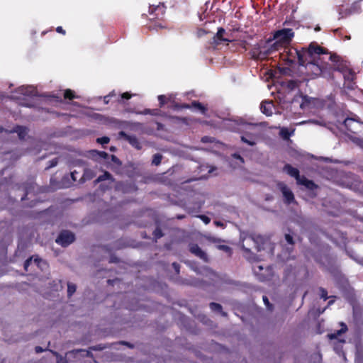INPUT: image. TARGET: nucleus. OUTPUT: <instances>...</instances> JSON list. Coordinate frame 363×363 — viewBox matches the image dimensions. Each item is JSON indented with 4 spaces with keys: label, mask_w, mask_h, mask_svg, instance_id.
Segmentation results:
<instances>
[{
    "label": "nucleus",
    "mask_w": 363,
    "mask_h": 363,
    "mask_svg": "<svg viewBox=\"0 0 363 363\" xmlns=\"http://www.w3.org/2000/svg\"><path fill=\"white\" fill-rule=\"evenodd\" d=\"M294 130L290 131L287 128L283 127L280 129L279 134L284 140H288L294 133Z\"/></svg>",
    "instance_id": "obj_17"
},
{
    "label": "nucleus",
    "mask_w": 363,
    "mask_h": 363,
    "mask_svg": "<svg viewBox=\"0 0 363 363\" xmlns=\"http://www.w3.org/2000/svg\"><path fill=\"white\" fill-rule=\"evenodd\" d=\"M164 99H165V96L164 95H160L158 96V100L160 101V106H163L164 104Z\"/></svg>",
    "instance_id": "obj_43"
},
{
    "label": "nucleus",
    "mask_w": 363,
    "mask_h": 363,
    "mask_svg": "<svg viewBox=\"0 0 363 363\" xmlns=\"http://www.w3.org/2000/svg\"><path fill=\"white\" fill-rule=\"evenodd\" d=\"M12 132L18 133L20 139H24L28 133L27 128L22 126H17Z\"/></svg>",
    "instance_id": "obj_16"
},
{
    "label": "nucleus",
    "mask_w": 363,
    "mask_h": 363,
    "mask_svg": "<svg viewBox=\"0 0 363 363\" xmlns=\"http://www.w3.org/2000/svg\"><path fill=\"white\" fill-rule=\"evenodd\" d=\"M32 262H33V257H30V258L28 259L25 262V263H24V269H25L26 270H27V269H28V266L30 264V263H31Z\"/></svg>",
    "instance_id": "obj_41"
},
{
    "label": "nucleus",
    "mask_w": 363,
    "mask_h": 363,
    "mask_svg": "<svg viewBox=\"0 0 363 363\" xmlns=\"http://www.w3.org/2000/svg\"><path fill=\"white\" fill-rule=\"evenodd\" d=\"M206 33H207V32L204 29H202V28L199 29L197 31L198 37H202L204 35H206Z\"/></svg>",
    "instance_id": "obj_40"
},
{
    "label": "nucleus",
    "mask_w": 363,
    "mask_h": 363,
    "mask_svg": "<svg viewBox=\"0 0 363 363\" xmlns=\"http://www.w3.org/2000/svg\"><path fill=\"white\" fill-rule=\"evenodd\" d=\"M190 252L196 257H199L201 259L203 260L204 262L208 261V257L206 253L204 251H203L197 245H191Z\"/></svg>",
    "instance_id": "obj_12"
},
{
    "label": "nucleus",
    "mask_w": 363,
    "mask_h": 363,
    "mask_svg": "<svg viewBox=\"0 0 363 363\" xmlns=\"http://www.w3.org/2000/svg\"><path fill=\"white\" fill-rule=\"evenodd\" d=\"M263 240V238L262 236H259V235H257V236H249V237H247V238H245L243 240H242V249L246 252V255H245V257L250 260V261H254L255 260V257H252L251 255H250V248L247 247L246 245L247 246H250V243H254L255 245H256V247L258 251H260L261 250V247L258 245L259 242H262Z\"/></svg>",
    "instance_id": "obj_5"
},
{
    "label": "nucleus",
    "mask_w": 363,
    "mask_h": 363,
    "mask_svg": "<svg viewBox=\"0 0 363 363\" xmlns=\"http://www.w3.org/2000/svg\"><path fill=\"white\" fill-rule=\"evenodd\" d=\"M329 59L334 63L333 69L341 72L342 74L346 72L347 69H350L347 62L340 60V57L337 55H330Z\"/></svg>",
    "instance_id": "obj_8"
},
{
    "label": "nucleus",
    "mask_w": 363,
    "mask_h": 363,
    "mask_svg": "<svg viewBox=\"0 0 363 363\" xmlns=\"http://www.w3.org/2000/svg\"><path fill=\"white\" fill-rule=\"evenodd\" d=\"M214 224L217 226V227H221V228H224V223H222L221 221H219V220H216L214 221Z\"/></svg>",
    "instance_id": "obj_47"
},
{
    "label": "nucleus",
    "mask_w": 363,
    "mask_h": 363,
    "mask_svg": "<svg viewBox=\"0 0 363 363\" xmlns=\"http://www.w3.org/2000/svg\"><path fill=\"white\" fill-rule=\"evenodd\" d=\"M231 40L228 38V34L223 28H218L216 35L213 37V43L215 44H220L221 42H230Z\"/></svg>",
    "instance_id": "obj_10"
},
{
    "label": "nucleus",
    "mask_w": 363,
    "mask_h": 363,
    "mask_svg": "<svg viewBox=\"0 0 363 363\" xmlns=\"http://www.w3.org/2000/svg\"><path fill=\"white\" fill-rule=\"evenodd\" d=\"M307 123H313V124H320L318 121H303L301 123V124Z\"/></svg>",
    "instance_id": "obj_51"
},
{
    "label": "nucleus",
    "mask_w": 363,
    "mask_h": 363,
    "mask_svg": "<svg viewBox=\"0 0 363 363\" xmlns=\"http://www.w3.org/2000/svg\"><path fill=\"white\" fill-rule=\"evenodd\" d=\"M342 74L345 80L347 81L348 82H352L354 78V73L350 68L347 69L346 72L342 73Z\"/></svg>",
    "instance_id": "obj_21"
},
{
    "label": "nucleus",
    "mask_w": 363,
    "mask_h": 363,
    "mask_svg": "<svg viewBox=\"0 0 363 363\" xmlns=\"http://www.w3.org/2000/svg\"><path fill=\"white\" fill-rule=\"evenodd\" d=\"M50 352L57 357V363H66V359L57 352L50 350Z\"/></svg>",
    "instance_id": "obj_26"
},
{
    "label": "nucleus",
    "mask_w": 363,
    "mask_h": 363,
    "mask_svg": "<svg viewBox=\"0 0 363 363\" xmlns=\"http://www.w3.org/2000/svg\"><path fill=\"white\" fill-rule=\"evenodd\" d=\"M199 218L205 223V224H208L211 221V219L206 216H204V215H201V216H199Z\"/></svg>",
    "instance_id": "obj_36"
},
{
    "label": "nucleus",
    "mask_w": 363,
    "mask_h": 363,
    "mask_svg": "<svg viewBox=\"0 0 363 363\" xmlns=\"http://www.w3.org/2000/svg\"><path fill=\"white\" fill-rule=\"evenodd\" d=\"M111 178V175L110 173H108V172H105L104 174L99 176L97 179L96 180V182L98 183V182H102V181H104L106 179H109Z\"/></svg>",
    "instance_id": "obj_24"
},
{
    "label": "nucleus",
    "mask_w": 363,
    "mask_h": 363,
    "mask_svg": "<svg viewBox=\"0 0 363 363\" xmlns=\"http://www.w3.org/2000/svg\"><path fill=\"white\" fill-rule=\"evenodd\" d=\"M212 140H213L212 138L205 136V137L202 138L201 141L203 143H208V142H212Z\"/></svg>",
    "instance_id": "obj_45"
},
{
    "label": "nucleus",
    "mask_w": 363,
    "mask_h": 363,
    "mask_svg": "<svg viewBox=\"0 0 363 363\" xmlns=\"http://www.w3.org/2000/svg\"><path fill=\"white\" fill-rule=\"evenodd\" d=\"M340 325H341L340 330H337L334 333H331V334L328 335L330 339H335V338H337V336L340 335L342 333H345L347 330V327L346 324H345L344 323H341Z\"/></svg>",
    "instance_id": "obj_15"
},
{
    "label": "nucleus",
    "mask_w": 363,
    "mask_h": 363,
    "mask_svg": "<svg viewBox=\"0 0 363 363\" xmlns=\"http://www.w3.org/2000/svg\"><path fill=\"white\" fill-rule=\"evenodd\" d=\"M119 135L128 141L135 149L140 150L142 148L140 143L135 135H128L123 131H121Z\"/></svg>",
    "instance_id": "obj_11"
},
{
    "label": "nucleus",
    "mask_w": 363,
    "mask_h": 363,
    "mask_svg": "<svg viewBox=\"0 0 363 363\" xmlns=\"http://www.w3.org/2000/svg\"><path fill=\"white\" fill-rule=\"evenodd\" d=\"M96 175V173L91 169H85L84 171L83 176L82 177V179L83 181L89 180L94 177Z\"/></svg>",
    "instance_id": "obj_19"
},
{
    "label": "nucleus",
    "mask_w": 363,
    "mask_h": 363,
    "mask_svg": "<svg viewBox=\"0 0 363 363\" xmlns=\"http://www.w3.org/2000/svg\"><path fill=\"white\" fill-rule=\"evenodd\" d=\"M361 361L362 360H361L360 356H357V359H356V362L357 363H362Z\"/></svg>",
    "instance_id": "obj_59"
},
{
    "label": "nucleus",
    "mask_w": 363,
    "mask_h": 363,
    "mask_svg": "<svg viewBox=\"0 0 363 363\" xmlns=\"http://www.w3.org/2000/svg\"><path fill=\"white\" fill-rule=\"evenodd\" d=\"M37 95V91L33 86H21L18 87L11 97L16 100L24 101L27 97Z\"/></svg>",
    "instance_id": "obj_4"
},
{
    "label": "nucleus",
    "mask_w": 363,
    "mask_h": 363,
    "mask_svg": "<svg viewBox=\"0 0 363 363\" xmlns=\"http://www.w3.org/2000/svg\"><path fill=\"white\" fill-rule=\"evenodd\" d=\"M90 157L94 159L103 158L106 159L108 157V154L105 152H99L96 150H91L90 152Z\"/></svg>",
    "instance_id": "obj_20"
},
{
    "label": "nucleus",
    "mask_w": 363,
    "mask_h": 363,
    "mask_svg": "<svg viewBox=\"0 0 363 363\" xmlns=\"http://www.w3.org/2000/svg\"><path fill=\"white\" fill-rule=\"evenodd\" d=\"M208 240L213 242H220L221 240L218 238H214V237H208L207 238Z\"/></svg>",
    "instance_id": "obj_44"
},
{
    "label": "nucleus",
    "mask_w": 363,
    "mask_h": 363,
    "mask_svg": "<svg viewBox=\"0 0 363 363\" xmlns=\"http://www.w3.org/2000/svg\"><path fill=\"white\" fill-rule=\"evenodd\" d=\"M161 160H162V155H160V154H155L153 156L152 164H154L155 165H158L160 164Z\"/></svg>",
    "instance_id": "obj_28"
},
{
    "label": "nucleus",
    "mask_w": 363,
    "mask_h": 363,
    "mask_svg": "<svg viewBox=\"0 0 363 363\" xmlns=\"http://www.w3.org/2000/svg\"><path fill=\"white\" fill-rule=\"evenodd\" d=\"M263 298V301L265 304V306L269 309L271 310L272 309V306L271 304L269 303V299L267 298V297L266 296H263L262 297Z\"/></svg>",
    "instance_id": "obj_37"
},
{
    "label": "nucleus",
    "mask_w": 363,
    "mask_h": 363,
    "mask_svg": "<svg viewBox=\"0 0 363 363\" xmlns=\"http://www.w3.org/2000/svg\"><path fill=\"white\" fill-rule=\"evenodd\" d=\"M348 11L347 13L350 15L353 13H357L360 11V6L357 4H352L350 8L347 9Z\"/></svg>",
    "instance_id": "obj_22"
},
{
    "label": "nucleus",
    "mask_w": 363,
    "mask_h": 363,
    "mask_svg": "<svg viewBox=\"0 0 363 363\" xmlns=\"http://www.w3.org/2000/svg\"><path fill=\"white\" fill-rule=\"evenodd\" d=\"M344 126L350 133L357 134L363 130V123L354 118H347L344 121Z\"/></svg>",
    "instance_id": "obj_6"
},
{
    "label": "nucleus",
    "mask_w": 363,
    "mask_h": 363,
    "mask_svg": "<svg viewBox=\"0 0 363 363\" xmlns=\"http://www.w3.org/2000/svg\"><path fill=\"white\" fill-rule=\"evenodd\" d=\"M233 157L239 160L242 163L244 162L243 158L240 155L234 154Z\"/></svg>",
    "instance_id": "obj_48"
},
{
    "label": "nucleus",
    "mask_w": 363,
    "mask_h": 363,
    "mask_svg": "<svg viewBox=\"0 0 363 363\" xmlns=\"http://www.w3.org/2000/svg\"><path fill=\"white\" fill-rule=\"evenodd\" d=\"M333 303V301H330L328 302V304H329V305H330V304H332Z\"/></svg>",
    "instance_id": "obj_63"
},
{
    "label": "nucleus",
    "mask_w": 363,
    "mask_h": 363,
    "mask_svg": "<svg viewBox=\"0 0 363 363\" xmlns=\"http://www.w3.org/2000/svg\"><path fill=\"white\" fill-rule=\"evenodd\" d=\"M230 124H228L234 131H245V133L241 136V140L250 145L254 146L257 143V134L253 130L255 128V125L252 123H247L242 121H229Z\"/></svg>",
    "instance_id": "obj_2"
},
{
    "label": "nucleus",
    "mask_w": 363,
    "mask_h": 363,
    "mask_svg": "<svg viewBox=\"0 0 363 363\" xmlns=\"http://www.w3.org/2000/svg\"><path fill=\"white\" fill-rule=\"evenodd\" d=\"M172 267H173V268L174 269V270H175L176 273H177V274H178V273L179 272V265L178 264H177V263L174 262V263L172 264Z\"/></svg>",
    "instance_id": "obj_46"
},
{
    "label": "nucleus",
    "mask_w": 363,
    "mask_h": 363,
    "mask_svg": "<svg viewBox=\"0 0 363 363\" xmlns=\"http://www.w3.org/2000/svg\"><path fill=\"white\" fill-rule=\"evenodd\" d=\"M163 235L162 233V230L160 229V228H157L155 231H154V236L156 239H159L160 238H162Z\"/></svg>",
    "instance_id": "obj_35"
},
{
    "label": "nucleus",
    "mask_w": 363,
    "mask_h": 363,
    "mask_svg": "<svg viewBox=\"0 0 363 363\" xmlns=\"http://www.w3.org/2000/svg\"><path fill=\"white\" fill-rule=\"evenodd\" d=\"M57 164V160H52L51 164L49 166V167H55Z\"/></svg>",
    "instance_id": "obj_57"
},
{
    "label": "nucleus",
    "mask_w": 363,
    "mask_h": 363,
    "mask_svg": "<svg viewBox=\"0 0 363 363\" xmlns=\"http://www.w3.org/2000/svg\"><path fill=\"white\" fill-rule=\"evenodd\" d=\"M111 157H112V160H113V161L114 162H118V159L116 156L112 155Z\"/></svg>",
    "instance_id": "obj_58"
},
{
    "label": "nucleus",
    "mask_w": 363,
    "mask_h": 363,
    "mask_svg": "<svg viewBox=\"0 0 363 363\" xmlns=\"http://www.w3.org/2000/svg\"><path fill=\"white\" fill-rule=\"evenodd\" d=\"M56 30L57 33H62V34H65V31L62 29V28L61 26L57 27Z\"/></svg>",
    "instance_id": "obj_54"
},
{
    "label": "nucleus",
    "mask_w": 363,
    "mask_h": 363,
    "mask_svg": "<svg viewBox=\"0 0 363 363\" xmlns=\"http://www.w3.org/2000/svg\"><path fill=\"white\" fill-rule=\"evenodd\" d=\"M296 179L298 184L304 185L308 188H311L313 185V183L311 181L308 180L304 177H301L300 175Z\"/></svg>",
    "instance_id": "obj_18"
},
{
    "label": "nucleus",
    "mask_w": 363,
    "mask_h": 363,
    "mask_svg": "<svg viewBox=\"0 0 363 363\" xmlns=\"http://www.w3.org/2000/svg\"><path fill=\"white\" fill-rule=\"evenodd\" d=\"M259 279L263 281L264 279V277H260Z\"/></svg>",
    "instance_id": "obj_64"
},
{
    "label": "nucleus",
    "mask_w": 363,
    "mask_h": 363,
    "mask_svg": "<svg viewBox=\"0 0 363 363\" xmlns=\"http://www.w3.org/2000/svg\"><path fill=\"white\" fill-rule=\"evenodd\" d=\"M33 261L38 266H40V264L43 262V260L38 258H35Z\"/></svg>",
    "instance_id": "obj_52"
},
{
    "label": "nucleus",
    "mask_w": 363,
    "mask_h": 363,
    "mask_svg": "<svg viewBox=\"0 0 363 363\" xmlns=\"http://www.w3.org/2000/svg\"><path fill=\"white\" fill-rule=\"evenodd\" d=\"M64 96H65V99H72L75 98V96H74V94L73 91H71L70 89H67V90L65 91Z\"/></svg>",
    "instance_id": "obj_29"
},
{
    "label": "nucleus",
    "mask_w": 363,
    "mask_h": 363,
    "mask_svg": "<svg viewBox=\"0 0 363 363\" xmlns=\"http://www.w3.org/2000/svg\"><path fill=\"white\" fill-rule=\"evenodd\" d=\"M138 113L147 115L151 114L152 113L150 109H145L143 112H139Z\"/></svg>",
    "instance_id": "obj_50"
},
{
    "label": "nucleus",
    "mask_w": 363,
    "mask_h": 363,
    "mask_svg": "<svg viewBox=\"0 0 363 363\" xmlns=\"http://www.w3.org/2000/svg\"><path fill=\"white\" fill-rule=\"evenodd\" d=\"M193 106L200 110L202 113H205L206 108L200 103L194 102Z\"/></svg>",
    "instance_id": "obj_33"
},
{
    "label": "nucleus",
    "mask_w": 363,
    "mask_h": 363,
    "mask_svg": "<svg viewBox=\"0 0 363 363\" xmlns=\"http://www.w3.org/2000/svg\"><path fill=\"white\" fill-rule=\"evenodd\" d=\"M210 308L212 311H220L222 308L221 306L216 303H211Z\"/></svg>",
    "instance_id": "obj_30"
},
{
    "label": "nucleus",
    "mask_w": 363,
    "mask_h": 363,
    "mask_svg": "<svg viewBox=\"0 0 363 363\" xmlns=\"http://www.w3.org/2000/svg\"><path fill=\"white\" fill-rule=\"evenodd\" d=\"M217 248L220 250H223L228 253L229 255H231L232 250L230 247L225 245H219L217 246Z\"/></svg>",
    "instance_id": "obj_25"
},
{
    "label": "nucleus",
    "mask_w": 363,
    "mask_h": 363,
    "mask_svg": "<svg viewBox=\"0 0 363 363\" xmlns=\"http://www.w3.org/2000/svg\"><path fill=\"white\" fill-rule=\"evenodd\" d=\"M294 36L292 29L283 28L276 31L274 34V40L275 45H284L289 44Z\"/></svg>",
    "instance_id": "obj_3"
},
{
    "label": "nucleus",
    "mask_w": 363,
    "mask_h": 363,
    "mask_svg": "<svg viewBox=\"0 0 363 363\" xmlns=\"http://www.w3.org/2000/svg\"><path fill=\"white\" fill-rule=\"evenodd\" d=\"M130 97H131L130 94H129L128 92L123 93L122 94L123 99H130Z\"/></svg>",
    "instance_id": "obj_49"
},
{
    "label": "nucleus",
    "mask_w": 363,
    "mask_h": 363,
    "mask_svg": "<svg viewBox=\"0 0 363 363\" xmlns=\"http://www.w3.org/2000/svg\"><path fill=\"white\" fill-rule=\"evenodd\" d=\"M21 104L23 106H28V107H30L33 106L31 104L26 103V102H21Z\"/></svg>",
    "instance_id": "obj_56"
},
{
    "label": "nucleus",
    "mask_w": 363,
    "mask_h": 363,
    "mask_svg": "<svg viewBox=\"0 0 363 363\" xmlns=\"http://www.w3.org/2000/svg\"><path fill=\"white\" fill-rule=\"evenodd\" d=\"M263 269V267L262 265H256L254 267V271L256 274Z\"/></svg>",
    "instance_id": "obj_42"
},
{
    "label": "nucleus",
    "mask_w": 363,
    "mask_h": 363,
    "mask_svg": "<svg viewBox=\"0 0 363 363\" xmlns=\"http://www.w3.org/2000/svg\"><path fill=\"white\" fill-rule=\"evenodd\" d=\"M273 104L272 102H262L260 106V109L263 113L267 116L272 114Z\"/></svg>",
    "instance_id": "obj_13"
},
{
    "label": "nucleus",
    "mask_w": 363,
    "mask_h": 363,
    "mask_svg": "<svg viewBox=\"0 0 363 363\" xmlns=\"http://www.w3.org/2000/svg\"><path fill=\"white\" fill-rule=\"evenodd\" d=\"M285 239L289 244L292 245L294 243L293 238L289 234L285 235Z\"/></svg>",
    "instance_id": "obj_39"
},
{
    "label": "nucleus",
    "mask_w": 363,
    "mask_h": 363,
    "mask_svg": "<svg viewBox=\"0 0 363 363\" xmlns=\"http://www.w3.org/2000/svg\"><path fill=\"white\" fill-rule=\"evenodd\" d=\"M74 240V235L68 230H65L61 232L57 238L56 242L63 247H66L71 244Z\"/></svg>",
    "instance_id": "obj_7"
},
{
    "label": "nucleus",
    "mask_w": 363,
    "mask_h": 363,
    "mask_svg": "<svg viewBox=\"0 0 363 363\" xmlns=\"http://www.w3.org/2000/svg\"><path fill=\"white\" fill-rule=\"evenodd\" d=\"M215 169H216V168H215V167H211L210 168V169L208 170V173H211V172H213V170H215Z\"/></svg>",
    "instance_id": "obj_60"
},
{
    "label": "nucleus",
    "mask_w": 363,
    "mask_h": 363,
    "mask_svg": "<svg viewBox=\"0 0 363 363\" xmlns=\"http://www.w3.org/2000/svg\"><path fill=\"white\" fill-rule=\"evenodd\" d=\"M284 171L295 179L298 178L299 176V171L298 169L293 167L290 164H286L284 167Z\"/></svg>",
    "instance_id": "obj_14"
},
{
    "label": "nucleus",
    "mask_w": 363,
    "mask_h": 363,
    "mask_svg": "<svg viewBox=\"0 0 363 363\" xmlns=\"http://www.w3.org/2000/svg\"><path fill=\"white\" fill-rule=\"evenodd\" d=\"M96 140L99 143L104 145V144L108 143L110 140L108 137H102V138H97Z\"/></svg>",
    "instance_id": "obj_32"
},
{
    "label": "nucleus",
    "mask_w": 363,
    "mask_h": 363,
    "mask_svg": "<svg viewBox=\"0 0 363 363\" xmlns=\"http://www.w3.org/2000/svg\"><path fill=\"white\" fill-rule=\"evenodd\" d=\"M320 297L322 298H323L324 300H327L328 299V292L327 291L323 289V288H320Z\"/></svg>",
    "instance_id": "obj_34"
},
{
    "label": "nucleus",
    "mask_w": 363,
    "mask_h": 363,
    "mask_svg": "<svg viewBox=\"0 0 363 363\" xmlns=\"http://www.w3.org/2000/svg\"><path fill=\"white\" fill-rule=\"evenodd\" d=\"M76 352H79L82 354V355L83 357H90L91 356V352L89 351H86V350H77Z\"/></svg>",
    "instance_id": "obj_38"
},
{
    "label": "nucleus",
    "mask_w": 363,
    "mask_h": 363,
    "mask_svg": "<svg viewBox=\"0 0 363 363\" xmlns=\"http://www.w3.org/2000/svg\"><path fill=\"white\" fill-rule=\"evenodd\" d=\"M35 350L36 353H40V352H42L44 351V350L40 346L35 347Z\"/></svg>",
    "instance_id": "obj_53"
},
{
    "label": "nucleus",
    "mask_w": 363,
    "mask_h": 363,
    "mask_svg": "<svg viewBox=\"0 0 363 363\" xmlns=\"http://www.w3.org/2000/svg\"><path fill=\"white\" fill-rule=\"evenodd\" d=\"M337 11L339 13V18H342L348 16L349 14L347 13V9L343 10L342 7H338Z\"/></svg>",
    "instance_id": "obj_27"
},
{
    "label": "nucleus",
    "mask_w": 363,
    "mask_h": 363,
    "mask_svg": "<svg viewBox=\"0 0 363 363\" xmlns=\"http://www.w3.org/2000/svg\"><path fill=\"white\" fill-rule=\"evenodd\" d=\"M306 106V105L305 104V103H302V104H301V107L302 108H304Z\"/></svg>",
    "instance_id": "obj_61"
},
{
    "label": "nucleus",
    "mask_w": 363,
    "mask_h": 363,
    "mask_svg": "<svg viewBox=\"0 0 363 363\" xmlns=\"http://www.w3.org/2000/svg\"><path fill=\"white\" fill-rule=\"evenodd\" d=\"M155 11H160L162 14H163V13L164 12V5H158L155 7H153L152 9V12H155Z\"/></svg>",
    "instance_id": "obj_31"
},
{
    "label": "nucleus",
    "mask_w": 363,
    "mask_h": 363,
    "mask_svg": "<svg viewBox=\"0 0 363 363\" xmlns=\"http://www.w3.org/2000/svg\"><path fill=\"white\" fill-rule=\"evenodd\" d=\"M277 187L282 193V195L284 198V201L289 204L294 201V196L291 190L284 183V182H278Z\"/></svg>",
    "instance_id": "obj_9"
},
{
    "label": "nucleus",
    "mask_w": 363,
    "mask_h": 363,
    "mask_svg": "<svg viewBox=\"0 0 363 363\" xmlns=\"http://www.w3.org/2000/svg\"><path fill=\"white\" fill-rule=\"evenodd\" d=\"M323 53V49L314 43H311L308 48L296 50L299 65L305 67L315 77L326 76L325 66L320 57V55Z\"/></svg>",
    "instance_id": "obj_1"
},
{
    "label": "nucleus",
    "mask_w": 363,
    "mask_h": 363,
    "mask_svg": "<svg viewBox=\"0 0 363 363\" xmlns=\"http://www.w3.org/2000/svg\"><path fill=\"white\" fill-rule=\"evenodd\" d=\"M71 177L74 181L77 180V172L75 171L71 173Z\"/></svg>",
    "instance_id": "obj_55"
},
{
    "label": "nucleus",
    "mask_w": 363,
    "mask_h": 363,
    "mask_svg": "<svg viewBox=\"0 0 363 363\" xmlns=\"http://www.w3.org/2000/svg\"><path fill=\"white\" fill-rule=\"evenodd\" d=\"M76 285L72 283H68L67 284V294L69 296H71L76 291Z\"/></svg>",
    "instance_id": "obj_23"
},
{
    "label": "nucleus",
    "mask_w": 363,
    "mask_h": 363,
    "mask_svg": "<svg viewBox=\"0 0 363 363\" xmlns=\"http://www.w3.org/2000/svg\"><path fill=\"white\" fill-rule=\"evenodd\" d=\"M108 97V96H106L105 97V103H108V100H106V99Z\"/></svg>",
    "instance_id": "obj_62"
}]
</instances>
